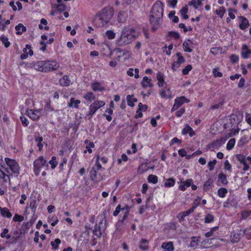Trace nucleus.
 <instances>
[{
    "label": "nucleus",
    "instance_id": "nucleus-49",
    "mask_svg": "<svg viewBox=\"0 0 251 251\" xmlns=\"http://www.w3.org/2000/svg\"><path fill=\"white\" fill-rule=\"evenodd\" d=\"M192 69V66L191 65H188L182 71V74L184 75H187L188 74L190 71Z\"/></svg>",
    "mask_w": 251,
    "mask_h": 251
},
{
    "label": "nucleus",
    "instance_id": "nucleus-23",
    "mask_svg": "<svg viewBox=\"0 0 251 251\" xmlns=\"http://www.w3.org/2000/svg\"><path fill=\"white\" fill-rule=\"evenodd\" d=\"M161 247L164 249V251H173L174 250L173 243L172 242L163 243Z\"/></svg>",
    "mask_w": 251,
    "mask_h": 251
},
{
    "label": "nucleus",
    "instance_id": "nucleus-21",
    "mask_svg": "<svg viewBox=\"0 0 251 251\" xmlns=\"http://www.w3.org/2000/svg\"><path fill=\"white\" fill-rule=\"evenodd\" d=\"M33 67L37 71L44 72V61H37L33 65Z\"/></svg>",
    "mask_w": 251,
    "mask_h": 251
},
{
    "label": "nucleus",
    "instance_id": "nucleus-2",
    "mask_svg": "<svg viewBox=\"0 0 251 251\" xmlns=\"http://www.w3.org/2000/svg\"><path fill=\"white\" fill-rule=\"evenodd\" d=\"M163 14L162 3L160 1H156L152 7L150 16V21L152 25V30L155 31L160 25Z\"/></svg>",
    "mask_w": 251,
    "mask_h": 251
},
{
    "label": "nucleus",
    "instance_id": "nucleus-14",
    "mask_svg": "<svg viewBox=\"0 0 251 251\" xmlns=\"http://www.w3.org/2000/svg\"><path fill=\"white\" fill-rule=\"evenodd\" d=\"M71 80L68 75H64L59 80V84L61 86L66 87L69 86L71 84Z\"/></svg>",
    "mask_w": 251,
    "mask_h": 251
},
{
    "label": "nucleus",
    "instance_id": "nucleus-51",
    "mask_svg": "<svg viewBox=\"0 0 251 251\" xmlns=\"http://www.w3.org/2000/svg\"><path fill=\"white\" fill-rule=\"evenodd\" d=\"M236 158L241 164L246 162L245 156L243 155L237 154L236 155Z\"/></svg>",
    "mask_w": 251,
    "mask_h": 251
},
{
    "label": "nucleus",
    "instance_id": "nucleus-41",
    "mask_svg": "<svg viewBox=\"0 0 251 251\" xmlns=\"http://www.w3.org/2000/svg\"><path fill=\"white\" fill-rule=\"evenodd\" d=\"M227 193V190L225 188H220L218 191V195L221 198H224Z\"/></svg>",
    "mask_w": 251,
    "mask_h": 251
},
{
    "label": "nucleus",
    "instance_id": "nucleus-18",
    "mask_svg": "<svg viewBox=\"0 0 251 251\" xmlns=\"http://www.w3.org/2000/svg\"><path fill=\"white\" fill-rule=\"evenodd\" d=\"M0 212L1 216L7 218H10L12 215L6 207H1L0 206Z\"/></svg>",
    "mask_w": 251,
    "mask_h": 251
},
{
    "label": "nucleus",
    "instance_id": "nucleus-48",
    "mask_svg": "<svg viewBox=\"0 0 251 251\" xmlns=\"http://www.w3.org/2000/svg\"><path fill=\"white\" fill-rule=\"evenodd\" d=\"M222 49L219 47H213L210 49V52L214 55L218 54L219 52L222 51Z\"/></svg>",
    "mask_w": 251,
    "mask_h": 251
},
{
    "label": "nucleus",
    "instance_id": "nucleus-8",
    "mask_svg": "<svg viewBox=\"0 0 251 251\" xmlns=\"http://www.w3.org/2000/svg\"><path fill=\"white\" fill-rule=\"evenodd\" d=\"M44 72L53 71L57 70L59 67V64L56 61L54 60L44 61Z\"/></svg>",
    "mask_w": 251,
    "mask_h": 251
},
{
    "label": "nucleus",
    "instance_id": "nucleus-29",
    "mask_svg": "<svg viewBox=\"0 0 251 251\" xmlns=\"http://www.w3.org/2000/svg\"><path fill=\"white\" fill-rule=\"evenodd\" d=\"M149 241L147 240L142 239L140 242L139 248L142 250H147L148 249Z\"/></svg>",
    "mask_w": 251,
    "mask_h": 251
},
{
    "label": "nucleus",
    "instance_id": "nucleus-47",
    "mask_svg": "<svg viewBox=\"0 0 251 251\" xmlns=\"http://www.w3.org/2000/svg\"><path fill=\"white\" fill-rule=\"evenodd\" d=\"M218 70H219V68H217L213 69L212 70V73L213 74V75L216 77H221L223 76L222 73L221 72L218 71Z\"/></svg>",
    "mask_w": 251,
    "mask_h": 251
},
{
    "label": "nucleus",
    "instance_id": "nucleus-32",
    "mask_svg": "<svg viewBox=\"0 0 251 251\" xmlns=\"http://www.w3.org/2000/svg\"><path fill=\"white\" fill-rule=\"evenodd\" d=\"M175 179L173 177H171L166 180L164 185L165 187H171L175 185Z\"/></svg>",
    "mask_w": 251,
    "mask_h": 251
},
{
    "label": "nucleus",
    "instance_id": "nucleus-34",
    "mask_svg": "<svg viewBox=\"0 0 251 251\" xmlns=\"http://www.w3.org/2000/svg\"><path fill=\"white\" fill-rule=\"evenodd\" d=\"M218 178L219 181L224 185H226L228 183L226 176L223 173H220L218 175Z\"/></svg>",
    "mask_w": 251,
    "mask_h": 251
},
{
    "label": "nucleus",
    "instance_id": "nucleus-60",
    "mask_svg": "<svg viewBox=\"0 0 251 251\" xmlns=\"http://www.w3.org/2000/svg\"><path fill=\"white\" fill-rule=\"evenodd\" d=\"M241 215L243 219L247 218L251 215V211H243Z\"/></svg>",
    "mask_w": 251,
    "mask_h": 251
},
{
    "label": "nucleus",
    "instance_id": "nucleus-6",
    "mask_svg": "<svg viewBox=\"0 0 251 251\" xmlns=\"http://www.w3.org/2000/svg\"><path fill=\"white\" fill-rule=\"evenodd\" d=\"M104 105L105 102L102 100L95 101L90 105L88 113L86 115L90 116L89 119H90L99 108L103 106Z\"/></svg>",
    "mask_w": 251,
    "mask_h": 251
},
{
    "label": "nucleus",
    "instance_id": "nucleus-5",
    "mask_svg": "<svg viewBox=\"0 0 251 251\" xmlns=\"http://www.w3.org/2000/svg\"><path fill=\"white\" fill-rule=\"evenodd\" d=\"M44 166L48 168L49 165L44 157L40 156L33 162V171L35 176H38L39 175L41 168Z\"/></svg>",
    "mask_w": 251,
    "mask_h": 251
},
{
    "label": "nucleus",
    "instance_id": "nucleus-11",
    "mask_svg": "<svg viewBox=\"0 0 251 251\" xmlns=\"http://www.w3.org/2000/svg\"><path fill=\"white\" fill-rule=\"evenodd\" d=\"M184 102H188L189 100L185 97L177 98L175 100V103L171 109V112L178 109Z\"/></svg>",
    "mask_w": 251,
    "mask_h": 251
},
{
    "label": "nucleus",
    "instance_id": "nucleus-35",
    "mask_svg": "<svg viewBox=\"0 0 251 251\" xmlns=\"http://www.w3.org/2000/svg\"><path fill=\"white\" fill-rule=\"evenodd\" d=\"M148 181L150 183L156 184L158 182V177L153 175H150L148 177Z\"/></svg>",
    "mask_w": 251,
    "mask_h": 251
},
{
    "label": "nucleus",
    "instance_id": "nucleus-1",
    "mask_svg": "<svg viewBox=\"0 0 251 251\" xmlns=\"http://www.w3.org/2000/svg\"><path fill=\"white\" fill-rule=\"evenodd\" d=\"M138 36V33L134 29L125 27L122 29L120 36L116 40L115 44L118 47L126 46L134 41Z\"/></svg>",
    "mask_w": 251,
    "mask_h": 251
},
{
    "label": "nucleus",
    "instance_id": "nucleus-55",
    "mask_svg": "<svg viewBox=\"0 0 251 251\" xmlns=\"http://www.w3.org/2000/svg\"><path fill=\"white\" fill-rule=\"evenodd\" d=\"M192 129V128L189 126L187 125L185 126L183 128L182 133L183 135H186L187 133H189L190 132V131H191Z\"/></svg>",
    "mask_w": 251,
    "mask_h": 251
},
{
    "label": "nucleus",
    "instance_id": "nucleus-37",
    "mask_svg": "<svg viewBox=\"0 0 251 251\" xmlns=\"http://www.w3.org/2000/svg\"><path fill=\"white\" fill-rule=\"evenodd\" d=\"M226 11V8L223 6H221L219 7V9H217L215 11V12L221 18H222Z\"/></svg>",
    "mask_w": 251,
    "mask_h": 251
},
{
    "label": "nucleus",
    "instance_id": "nucleus-57",
    "mask_svg": "<svg viewBox=\"0 0 251 251\" xmlns=\"http://www.w3.org/2000/svg\"><path fill=\"white\" fill-rule=\"evenodd\" d=\"M0 178L4 179L5 181L7 180V179H9V177L8 175H6L3 171L0 169Z\"/></svg>",
    "mask_w": 251,
    "mask_h": 251
},
{
    "label": "nucleus",
    "instance_id": "nucleus-13",
    "mask_svg": "<svg viewBox=\"0 0 251 251\" xmlns=\"http://www.w3.org/2000/svg\"><path fill=\"white\" fill-rule=\"evenodd\" d=\"M239 18L240 20L239 24L240 28L242 30H245L249 26L248 20L246 18L242 16H240Z\"/></svg>",
    "mask_w": 251,
    "mask_h": 251
},
{
    "label": "nucleus",
    "instance_id": "nucleus-20",
    "mask_svg": "<svg viewBox=\"0 0 251 251\" xmlns=\"http://www.w3.org/2000/svg\"><path fill=\"white\" fill-rule=\"evenodd\" d=\"M156 78L158 80V85L159 87H163L166 84L164 81V75L161 73L159 72L157 74Z\"/></svg>",
    "mask_w": 251,
    "mask_h": 251
},
{
    "label": "nucleus",
    "instance_id": "nucleus-9",
    "mask_svg": "<svg viewBox=\"0 0 251 251\" xmlns=\"http://www.w3.org/2000/svg\"><path fill=\"white\" fill-rule=\"evenodd\" d=\"M26 113L31 119L33 121H37L39 120L40 117L42 115V109H27Z\"/></svg>",
    "mask_w": 251,
    "mask_h": 251
},
{
    "label": "nucleus",
    "instance_id": "nucleus-64",
    "mask_svg": "<svg viewBox=\"0 0 251 251\" xmlns=\"http://www.w3.org/2000/svg\"><path fill=\"white\" fill-rule=\"evenodd\" d=\"M57 9L58 11L62 12L66 9V5L62 3H60L57 6Z\"/></svg>",
    "mask_w": 251,
    "mask_h": 251
},
{
    "label": "nucleus",
    "instance_id": "nucleus-62",
    "mask_svg": "<svg viewBox=\"0 0 251 251\" xmlns=\"http://www.w3.org/2000/svg\"><path fill=\"white\" fill-rule=\"evenodd\" d=\"M186 216H187L185 215V213L183 212L179 213L178 214V215H177V217L178 218L179 221L180 222H182L184 220V218Z\"/></svg>",
    "mask_w": 251,
    "mask_h": 251
},
{
    "label": "nucleus",
    "instance_id": "nucleus-45",
    "mask_svg": "<svg viewBox=\"0 0 251 251\" xmlns=\"http://www.w3.org/2000/svg\"><path fill=\"white\" fill-rule=\"evenodd\" d=\"M214 220V217L213 215L211 214H208L205 217L204 222L205 223H212Z\"/></svg>",
    "mask_w": 251,
    "mask_h": 251
},
{
    "label": "nucleus",
    "instance_id": "nucleus-3",
    "mask_svg": "<svg viewBox=\"0 0 251 251\" xmlns=\"http://www.w3.org/2000/svg\"><path fill=\"white\" fill-rule=\"evenodd\" d=\"M113 15V11L111 8H104L100 12L96 15L94 19V23L98 27H102L110 21Z\"/></svg>",
    "mask_w": 251,
    "mask_h": 251
},
{
    "label": "nucleus",
    "instance_id": "nucleus-39",
    "mask_svg": "<svg viewBox=\"0 0 251 251\" xmlns=\"http://www.w3.org/2000/svg\"><path fill=\"white\" fill-rule=\"evenodd\" d=\"M213 183L211 179H208L203 184V188L204 191H208L211 187V186Z\"/></svg>",
    "mask_w": 251,
    "mask_h": 251
},
{
    "label": "nucleus",
    "instance_id": "nucleus-52",
    "mask_svg": "<svg viewBox=\"0 0 251 251\" xmlns=\"http://www.w3.org/2000/svg\"><path fill=\"white\" fill-rule=\"evenodd\" d=\"M24 218L23 216L18 215V214H15L13 218V220L15 222H22L24 220Z\"/></svg>",
    "mask_w": 251,
    "mask_h": 251
},
{
    "label": "nucleus",
    "instance_id": "nucleus-28",
    "mask_svg": "<svg viewBox=\"0 0 251 251\" xmlns=\"http://www.w3.org/2000/svg\"><path fill=\"white\" fill-rule=\"evenodd\" d=\"M191 43H192V42L189 39L183 43V48L185 51L187 52H191L192 51V49L189 47V45Z\"/></svg>",
    "mask_w": 251,
    "mask_h": 251
},
{
    "label": "nucleus",
    "instance_id": "nucleus-40",
    "mask_svg": "<svg viewBox=\"0 0 251 251\" xmlns=\"http://www.w3.org/2000/svg\"><path fill=\"white\" fill-rule=\"evenodd\" d=\"M105 35L109 40L114 39L115 38L116 34L112 30H108L105 32Z\"/></svg>",
    "mask_w": 251,
    "mask_h": 251
},
{
    "label": "nucleus",
    "instance_id": "nucleus-33",
    "mask_svg": "<svg viewBox=\"0 0 251 251\" xmlns=\"http://www.w3.org/2000/svg\"><path fill=\"white\" fill-rule=\"evenodd\" d=\"M127 104L130 106H133V102L137 101V99L133 97V95H127L126 97Z\"/></svg>",
    "mask_w": 251,
    "mask_h": 251
},
{
    "label": "nucleus",
    "instance_id": "nucleus-26",
    "mask_svg": "<svg viewBox=\"0 0 251 251\" xmlns=\"http://www.w3.org/2000/svg\"><path fill=\"white\" fill-rule=\"evenodd\" d=\"M83 98L85 100L88 101L89 102H91L96 99L95 94L91 92H87L84 95Z\"/></svg>",
    "mask_w": 251,
    "mask_h": 251
},
{
    "label": "nucleus",
    "instance_id": "nucleus-12",
    "mask_svg": "<svg viewBox=\"0 0 251 251\" xmlns=\"http://www.w3.org/2000/svg\"><path fill=\"white\" fill-rule=\"evenodd\" d=\"M31 47L29 45H26L25 48L23 49L24 53H23L21 57L22 59H26L28 55L30 56L32 55L33 54V50L31 49Z\"/></svg>",
    "mask_w": 251,
    "mask_h": 251
},
{
    "label": "nucleus",
    "instance_id": "nucleus-59",
    "mask_svg": "<svg viewBox=\"0 0 251 251\" xmlns=\"http://www.w3.org/2000/svg\"><path fill=\"white\" fill-rule=\"evenodd\" d=\"M20 119L23 126H28V125L29 124V122L26 118H25L24 116H21L20 117Z\"/></svg>",
    "mask_w": 251,
    "mask_h": 251
},
{
    "label": "nucleus",
    "instance_id": "nucleus-61",
    "mask_svg": "<svg viewBox=\"0 0 251 251\" xmlns=\"http://www.w3.org/2000/svg\"><path fill=\"white\" fill-rule=\"evenodd\" d=\"M225 169L228 171L231 172V166L228 160L225 161Z\"/></svg>",
    "mask_w": 251,
    "mask_h": 251
},
{
    "label": "nucleus",
    "instance_id": "nucleus-46",
    "mask_svg": "<svg viewBox=\"0 0 251 251\" xmlns=\"http://www.w3.org/2000/svg\"><path fill=\"white\" fill-rule=\"evenodd\" d=\"M49 164L51 165V168L54 169L58 164L56 161V157L52 156L51 159L49 161Z\"/></svg>",
    "mask_w": 251,
    "mask_h": 251
},
{
    "label": "nucleus",
    "instance_id": "nucleus-54",
    "mask_svg": "<svg viewBox=\"0 0 251 251\" xmlns=\"http://www.w3.org/2000/svg\"><path fill=\"white\" fill-rule=\"evenodd\" d=\"M198 239L196 237H193L190 243V246L191 247H194L197 245Z\"/></svg>",
    "mask_w": 251,
    "mask_h": 251
},
{
    "label": "nucleus",
    "instance_id": "nucleus-63",
    "mask_svg": "<svg viewBox=\"0 0 251 251\" xmlns=\"http://www.w3.org/2000/svg\"><path fill=\"white\" fill-rule=\"evenodd\" d=\"M121 210H122L121 205L120 204H119L116 208L115 210L113 212V215L114 216H117L119 214Z\"/></svg>",
    "mask_w": 251,
    "mask_h": 251
},
{
    "label": "nucleus",
    "instance_id": "nucleus-24",
    "mask_svg": "<svg viewBox=\"0 0 251 251\" xmlns=\"http://www.w3.org/2000/svg\"><path fill=\"white\" fill-rule=\"evenodd\" d=\"M160 95L161 97L169 99L171 98V92L168 88L164 89L161 90L160 92Z\"/></svg>",
    "mask_w": 251,
    "mask_h": 251
},
{
    "label": "nucleus",
    "instance_id": "nucleus-16",
    "mask_svg": "<svg viewBox=\"0 0 251 251\" xmlns=\"http://www.w3.org/2000/svg\"><path fill=\"white\" fill-rule=\"evenodd\" d=\"M151 79L149 78L148 76H144L143 78V80L141 82L142 87L144 88H146L148 87H152L153 85L151 83Z\"/></svg>",
    "mask_w": 251,
    "mask_h": 251
},
{
    "label": "nucleus",
    "instance_id": "nucleus-53",
    "mask_svg": "<svg viewBox=\"0 0 251 251\" xmlns=\"http://www.w3.org/2000/svg\"><path fill=\"white\" fill-rule=\"evenodd\" d=\"M8 229L7 228L4 229L2 232H1L0 236L2 238L6 237L7 239H9L10 238V235L8 234Z\"/></svg>",
    "mask_w": 251,
    "mask_h": 251
},
{
    "label": "nucleus",
    "instance_id": "nucleus-30",
    "mask_svg": "<svg viewBox=\"0 0 251 251\" xmlns=\"http://www.w3.org/2000/svg\"><path fill=\"white\" fill-rule=\"evenodd\" d=\"M189 5H192L195 9H197L199 6L202 5L201 1L200 0H192L188 3Z\"/></svg>",
    "mask_w": 251,
    "mask_h": 251
},
{
    "label": "nucleus",
    "instance_id": "nucleus-50",
    "mask_svg": "<svg viewBox=\"0 0 251 251\" xmlns=\"http://www.w3.org/2000/svg\"><path fill=\"white\" fill-rule=\"evenodd\" d=\"M217 163L216 159H214L212 161H210L208 163V167L210 171H212L214 169L215 165Z\"/></svg>",
    "mask_w": 251,
    "mask_h": 251
},
{
    "label": "nucleus",
    "instance_id": "nucleus-10",
    "mask_svg": "<svg viewBox=\"0 0 251 251\" xmlns=\"http://www.w3.org/2000/svg\"><path fill=\"white\" fill-rule=\"evenodd\" d=\"M176 56L177 57V60L174 61L172 64V69L173 71H176L177 69L180 67L181 64L185 61L184 57L181 55V53L177 52L176 53Z\"/></svg>",
    "mask_w": 251,
    "mask_h": 251
},
{
    "label": "nucleus",
    "instance_id": "nucleus-42",
    "mask_svg": "<svg viewBox=\"0 0 251 251\" xmlns=\"http://www.w3.org/2000/svg\"><path fill=\"white\" fill-rule=\"evenodd\" d=\"M235 144V139L232 138L229 140L226 145V149L228 151L233 149Z\"/></svg>",
    "mask_w": 251,
    "mask_h": 251
},
{
    "label": "nucleus",
    "instance_id": "nucleus-56",
    "mask_svg": "<svg viewBox=\"0 0 251 251\" xmlns=\"http://www.w3.org/2000/svg\"><path fill=\"white\" fill-rule=\"evenodd\" d=\"M169 35L170 37H174L176 39H178L180 37V35L178 33L175 31H171L169 32Z\"/></svg>",
    "mask_w": 251,
    "mask_h": 251
},
{
    "label": "nucleus",
    "instance_id": "nucleus-7",
    "mask_svg": "<svg viewBox=\"0 0 251 251\" xmlns=\"http://www.w3.org/2000/svg\"><path fill=\"white\" fill-rule=\"evenodd\" d=\"M5 161L12 173L19 174L20 167L19 164L15 160L5 158Z\"/></svg>",
    "mask_w": 251,
    "mask_h": 251
},
{
    "label": "nucleus",
    "instance_id": "nucleus-58",
    "mask_svg": "<svg viewBox=\"0 0 251 251\" xmlns=\"http://www.w3.org/2000/svg\"><path fill=\"white\" fill-rule=\"evenodd\" d=\"M193 180L192 179H191V178L187 179L185 181H183V183L184 184V185L185 186V188L186 187H188L190 186H191L192 185V184L193 183Z\"/></svg>",
    "mask_w": 251,
    "mask_h": 251
},
{
    "label": "nucleus",
    "instance_id": "nucleus-43",
    "mask_svg": "<svg viewBox=\"0 0 251 251\" xmlns=\"http://www.w3.org/2000/svg\"><path fill=\"white\" fill-rule=\"evenodd\" d=\"M0 40L4 44L5 48H8L10 46V43L7 37L4 36H1L0 37Z\"/></svg>",
    "mask_w": 251,
    "mask_h": 251
},
{
    "label": "nucleus",
    "instance_id": "nucleus-15",
    "mask_svg": "<svg viewBox=\"0 0 251 251\" xmlns=\"http://www.w3.org/2000/svg\"><path fill=\"white\" fill-rule=\"evenodd\" d=\"M251 54V50L249 49L246 45H244L242 49V56L244 58H249L250 55Z\"/></svg>",
    "mask_w": 251,
    "mask_h": 251
},
{
    "label": "nucleus",
    "instance_id": "nucleus-27",
    "mask_svg": "<svg viewBox=\"0 0 251 251\" xmlns=\"http://www.w3.org/2000/svg\"><path fill=\"white\" fill-rule=\"evenodd\" d=\"M15 29L17 31V34L21 35L26 31V28L22 24H19L16 26Z\"/></svg>",
    "mask_w": 251,
    "mask_h": 251
},
{
    "label": "nucleus",
    "instance_id": "nucleus-25",
    "mask_svg": "<svg viewBox=\"0 0 251 251\" xmlns=\"http://www.w3.org/2000/svg\"><path fill=\"white\" fill-rule=\"evenodd\" d=\"M80 103V101L79 100H75V98H72L68 105L70 107H75L77 108Z\"/></svg>",
    "mask_w": 251,
    "mask_h": 251
},
{
    "label": "nucleus",
    "instance_id": "nucleus-44",
    "mask_svg": "<svg viewBox=\"0 0 251 251\" xmlns=\"http://www.w3.org/2000/svg\"><path fill=\"white\" fill-rule=\"evenodd\" d=\"M243 234L246 235V238L248 240L251 239V228H247L243 230Z\"/></svg>",
    "mask_w": 251,
    "mask_h": 251
},
{
    "label": "nucleus",
    "instance_id": "nucleus-4",
    "mask_svg": "<svg viewBox=\"0 0 251 251\" xmlns=\"http://www.w3.org/2000/svg\"><path fill=\"white\" fill-rule=\"evenodd\" d=\"M102 169L101 165L99 162V157L96 159V165L92 167L90 171V178L92 180L99 182L103 179V176L100 173Z\"/></svg>",
    "mask_w": 251,
    "mask_h": 251
},
{
    "label": "nucleus",
    "instance_id": "nucleus-31",
    "mask_svg": "<svg viewBox=\"0 0 251 251\" xmlns=\"http://www.w3.org/2000/svg\"><path fill=\"white\" fill-rule=\"evenodd\" d=\"M93 233L99 238H100L101 237L102 232L100 225L97 224L95 225Z\"/></svg>",
    "mask_w": 251,
    "mask_h": 251
},
{
    "label": "nucleus",
    "instance_id": "nucleus-36",
    "mask_svg": "<svg viewBox=\"0 0 251 251\" xmlns=\"http://www.w3.org/2000/svg\"><path fill=\"white\" fill-rule=\"evenodd\" d=\"M60 243L61 240L58 238H56L54 241L51 242L50 245L53 249L57 250L58 249L59 245Z\"/></svg>",
    "mask_w": 251,
    "mask_h": 251
},
{
    "label": "nucleus",
    "instance_id": "nucleus-38",
    "mask_svg": "<svg viewBox=\"0 0 251 251\" xmlns=\"http://www.w3.org/2000/svg\"><path fill=\"white\" fill-rule=\"evenodd\" d=\"M188 8L187 6H185L184 7H182V8L180 10V13L182 16L183 18L184 19H187L189 17L186 14L188 12Z\"/></svg>",
    "mask_w": 251,
    "mask_h": 251
},
{
    "label": "nucleus",
    "instance_id": "nucleus-19",
    "mask_svg": "<svg viewBox=\"0 0 251 251\" xmlns=\"http://www.w3.org/2000/svg\"><path fill=\"white\" fill-rule=\"evenodd\" d=\"M91 87L94 91H99L101 92L105 90V88L102 86L101 84L98 82L93 83Z\"/></svg>",
    "mask_w": 251,
    "mask_h": 251
},
{
    "label": "nucleus",
    "instance_id": "nucleus-22",
    "mask_svg": "<svg viewBox=\"0 0 251 251\" xmlns=\"http://www.w3.org/2000/svg\"><path fill=\"white\" fill-rule=\"evenodd\" d=\"M127 14L126 12L120 11L118 15L117 20L120 23H124L126 19Z\"/></svg>",
    "mask_w": 251,
    "mask_h": 251
},
{
    "label": "nucleus",
    "instance_id": "nucleus-17",
    "mask_svg": "<svg viewBox=\"0 0 251 251\" xmlns=\"http://www.w3.org/2000/svg\"><path fill=\"white\" fill-rule=\"evenodd\" d=\"M241 231L242 230H240L239 233L234 232L231 233L230 236V241L232 243H237L239 241L241 236L242 235V233H241Z\"/></svg>",
    "mask_w": 251,
    "mask_h": 251
}]
</instances>
